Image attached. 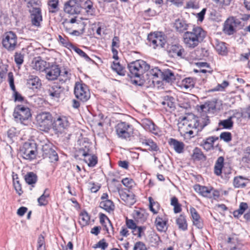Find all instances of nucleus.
Masks as SVG:
<instances>
[{"label":"nucleus","instance_id":"nucleus-39","mask_svg":"<svg viewBox=\"0 0 250 250\" xmlns=\"http://www.w3.org/2000/svg\"><path fill=\"white\" fill-rule=\"evenodd\" d=\"M248 205L247 203L245 202H241L238 209L233 211V215L235 217L239 218V217L242 215L245 211L248 209Z\"/></svg>","mask_w":250,"mask_h":250},{"label":"nucleus","instance_id":"nucleus-14","mask_svg":"<svg viewBox=\"0 0 250 250\" xmlns=\"http://www.w3.org/2000/svg\"><path fill=\"white\" fill-rule=\"evenodd\" d=\"M149 46L154 49L164 47L166 42L164 37L157 33H150L147 36Z\"/></svg>","mask_w":250,"mask_h":250},{"label":"nucleus","instance_id":"nucleus-43","mask_svg":"<svg viewBox=\"0 0 250 250\" xmlns=\"http://www.w3.org/2000/svg\"><path fill=\"white\" fill-rule=\"evenodd\" d=\"M245 181L246 179L241 176L236 177L233 180V186L237 188L245 187L246 186Z\"/></svg>","mask_w":250,"mask_h":250},{"label":"nucleus","instance_id":"nucleus-63","mask_svg":"<svg viewBox=\"0 0 250 250\" xmlns=\"http://www.w3.org/2000/svg\"><path fill=\"white\" fill-rule=\"evenodd\" d=\"M218 139V137L215 136H211L207 138L205 140H204V143H207L208 145H211L213 146L214 143Z\"/></svg>","mask_w":250,"mask_h":250},{"label":"nucleus","instance_id":"nucleus-47","mask_svg":"<svg viewBox=\"0 0 250 250\" xmlns=\"http://www.w3.org/2000/svg\"><path fill=\"white\" fill-rule=\"evenodd\" d=\"M82 7H83L86 10L88 14L92 15L94 12L93 8V3L90 0H86L83 3Z\"/></svg>","mask_w":250,"mask_h":250},{"label":"nucleus","instance_id":"nucleus-62","mask_svg":"<svg viewBox=\"0 0 250 250\" xmlns=\"http://www.w3.org/2000/svg\"><path fill=\"white\" fill-rule=\"evenodd\" d=\"M133 250H147L145 244L142 242H136L134 246Z\"/></svg>","mask_w":250,"mask_h":250},{"label":"nucleus","instance_id":"nucleus-59","mask_svg":"<svg viewBox=\"0 0 250 250\" xmlns=\"http://www.w3.org/2000/svg\"><path fill=\"white\" fill-rule=\"evenodd\" d=\"M88 188L91 192H97L101 188L99 184H95L93 182H89L88 183Z\"/></svg>","mask_w":250,"mask_h":250},{"label":"nucleus","instance_id":"nucleus-56","mask_svg":"<svg viewBox=\"0 0 250 250\" xmlns=\"http://www.w3.org/2000/svg\"><path fill=\"white\" fill-rule=\"evenodd\" d=\"M58 39L59 42L65 47L72 48L74 46L72 43L68 41L67 38L65 39L61 35H59Z\"/></svg>","mask_w":250,"mask_h":250},{"label":"nucleus","instance_id":"nucleus-58","mask_svg":"<svg viewBox=\"0 0 250 250\" xmlns=\"http://www.w3.org/2000/svg\"><path fill=\"white\" fill-rule=\"evenodd\" d=\"M8 81L10 84V86L12 90L15 93V92H17L16 90L15 86L14 85V79L12 72H9L8 74Z\"/></svg>","mask_w":250,"mask_h":250},{"label":"nucleus","instance_id":"nucleus-35","mask_svg":"<svg viewBox=\"0 0 250 250\" xmlns=\"http://www.w3.org/2000/svg\"><path fill=\"white\" fill-rule=\"evenodd\" d=\"M192 158L194 161L206 160V157L200 148L196 147L193 150Z\"/></svg>","mask_w":250,"mask_h":250},{"label":"nucleus","instance_id":"nucleus-50","mask_svg":"<svg viewBox=\"0 0 250 250\" xmlns=\"http://www.w3.org/2000/svg\"><path fill=\"white\" fill-rule=\"evenodd\" d=\"M72 49H73L81 57H83L86 61L93 62L88 55L80 48L74 45Z\"/></svg>","mask_w":250,"mask_h":250},{"label":"nucleus","instance_id":"nucleus-5","mask_svg":"<svg viewBox=\"0 0 250 250\" xmlns=\"http://www.w3.org/2000/svg\"><path fill=\"white\" fill-rule=\"evenodd\" d=\"M13 117L16 122L26 125L25 122L31 117L30 109L23 105H18L15 108Z\"/></svg>","mask_w":250,"mask_h":250},{"label":"nucleus","instance_id":"nucleus-46","mask_svg":"<svg viewBox=\"0 0 250 250\" xmlns=\"http://www.w3.org/2000/svg\"><path fill=\"white\" fill-rule=\"evenodd\" d=\"M112 68L118 74L121 76H125V68L122 66L119 62H113Z\"/></svg>","mask_w":250,"mask_h":250},{"label":"nucleus","instance_id":"nucleus-12","mask_svg":"<svg viewBox=\"0 0 250 250\" xmlns=\"http://www.w3.org/2000/svg\"><path fill=\"white\" fill-rule=\"evenodd\" d=\"M79 153L84 157V161L90 167H94L98 163L97 157L93 153L89 146H85L79 150Z\"/></svg>","mask_w":250,"mask_h":250},{"label":"nucleus","instance_id":"nucleus-23","mask_svg":"<svg viewBox=\"0 0 250 250\" xmlns=\"http://www.w3.org/2000/svg\"><path fill=\"white\" fill-rule=\"evenodd\" d=\"M194 189L196 192L202 196L207 198H211V191L213 189V188L196 185L194 186Z\"/></svg>","mask_w":250,"mask_h":250},{"label":"nucleus","instance_id":"nucleus-7","mask_svg":"<svg viewBox=\"0 0 250 250\" xmlns=\"http://www.w3.org/2000/svg\"><path fill=\"white\" fill-rule=\"evenodd\" d=\"M3 46L9 51H14L17 46V36L13 31L6 32L2 41Z\"/></svg>","mask_w":250,"mask_h":250},{"label":"nucleus","instance_id":"nucleus-27","mask_svg":"<svg viewBox=\"0 0 250 250\" xmlns=\"http://www.w3.org/2000/svg\"><path fill=\"white\" fill-rule=\"evenodd\" d=\"M173 27L177 32L183 33L188 29V24L183 19H177L175 20L173 23Z\"/></svg>","mask_w":250,"mask_h":250},{"label":"nucleus","instance_id":"nucleus-36","mask_svg":"<svg viewBox=\"0 0 250 250\" xmlns=\"http://www.w3.org/2000/svg\"><path fill=\"white\" fill-rule=\"evenodd\" d=\"M176 224L180 229L183 231L186 230L188 229V224L186 219V216L183 214H181L176 219Z\"/></svg>","mask_w":250,"mask_h":250},{"label":"nucleus","instance_id":"nucleus-37","mask_svg":"<svg viewBox=\"0 0 250 250\" xmlns=\"http://www.w3.org/2000/svg\"><path fill=\"white\" fill-rule=\"evenodd\" d=\"M79 219L80 224L82 226H84L88 224L90 216L85 210H83L81 212Z\"/></svg>","mask_w":250,"mask_h":250},{"label":"nucleus","instance_id":"nucleus-21","mask_svg":"<svg viewBox=\"0 0 250 250\" xmlns=\"http://www.w3.org/2000/svg\"><path fill=\"white\" fill-rule=\"evenodd\" d=\"M227 243L230 250H241L243 248V245L239 242L235 234L228 237Z\"/></svg>","mask_w":250,"mask_h":250},{"label":"nucleus","instance_id":"nucleus-49","mask_svg":"<svg viewBox=\"0 0 250 250\" xmlns=\"http://www.w3.org/2000/svg\"><path fill=\"white\" fill-rule=\"evenodd\" d=\"M201 110L203 112H207L209 111L210 109L213 110L215 108V105L212 102H206L205 104H202L200 106Z\"/></svg>","mask_w":250,"mask_h":250},{"label":"nucleus","instance_id":"nucleus-24","mask_svg":"<svg viewBox=\"0 0 250 250\" xmlns=\"http://www.w3.org/2000/svg\"><path fill=\"white\" fill-rule=\"evenodd\" d=\"M140 142L144 146L147 147V149L150 151L160 152V148L157 144L151 139L141 138Z\"/></svg>","mask_w":250,"mask_h":250},{"label":"nucleus","instance_id":"nucleus-41","mask_svg":"<svg viewBox=\"0 0 250 250\" xmlns=\"http://www.w3.org/2000/svg\"><path fill=\"white\" fill-rule=\"evenodd\" d=\"M37 175L33 172H28L25 176V180L29 185L34 184L37 181Z\"/></svg>","mask_w":250,"mask_h":250},{"label":"nucleus","instance_id":"nucleus-57","mask_svg":"<svg viewBox=\"0 0 250 250\" xmlns=\"http://www.w3.org/2000/svg\"><path fill=\"white\" fill-rule=\"evenodd\" d=\"M220 138L226 142H229L232 139V135L230 132H224L220 134Z\"/></svg>","mask_w":250,"mask_h":250},{"label":"nucleus","instance_id":"nucleus-15","mask_svg":"<svg viewBox=\"0 0 250 250\" xmlns=\"http://www.w3.org/2000/svg\"><path fill=\"white\" fill-rule=\"evenodd\" d=\"M82 3H78L76 0H69L65 3L64 11L70 15L78 14L82 9Z\"/></svg>","mask_w":250,"mask_h":250},{"label":"nucleus","instance_id":"nucleus-34","mask_svg":"<svg viewBox=\"0 0 250 250\" xmlns=\"http://www.w3.org/2000/svg\"><path fill=\"white\" fill-rule=\"evenodd\" d=\"M32 66L33 69L40 71H44L46 69L45 65L46 62L40 59V60H35L33 61L32 63Z\"/></svg>","mask_w":250,"mask_h":250},{"label":"nucleus","instance_id":"nucleus-60","mask_svg":"<svg viewBox=\"0 0 250 250\" xmlns=\"http://www.w3.org/2000/svg\"><path fill=\"white\" fill-rule=\"evenodd\" d=\"M13 184L16 192L19 195H21L23 193L21 185L20 184L19 181L17 180L16 181H15L14 177H13Z\"/></svg>","mask_w":250,"mask_h":250},{"label":"nucleus","instance_id":"nucleus-1","mask_svg":"<svg viewBox=\"0 0 250 250\" xmlns=\"http://www.w3.org/2000/svg\"><path fill=\"white\" fill-rule=\"evenodd\" d=\"M210 123L209 117L208 116L203 114L201 120L198 117L192 116L191 117H185L182 119V121L179 124V128L183 130L185 133L193 135L194 129L197 134Z\"/></svg>","mask_w":250,"mask_h":250},{"label":"nucleus","instance_id":"nucleus-44","mask_svg":"<svg viewBox=\"0 0 250 250\" xmlns=\"http://www.w3.org/2000/svg\"><path fill=\"white\" fill-rule=\"evenodd\" d=\"M59 0H48V5L49 6V11L50 13H56L59 10Z\"/></svg>","mask_w":250,"mask_h":250},{"label":"nucleus","instance_id":"nucleus-26","mask_svg":"<svg viewBox=\"0 0 250 250\" xmlns=\"http://www.w3.org/2000/svg\"><path fill=\"white\" fill-rule=\"evenodd\" d=\"M27 86L31 89H37L41 85V82L38 77L30 75L27 80Z\"/></svg>","mask_w":250,"mask_h":250},{"label":"nucleus","instance_id":"nucleus-25","mask_svg":"<svg viewBox=\"0 0 250 250\" xmlns=\"http://www.w3.org/2000/svg\"><path fill=\"white\" fill-rule=\"evenodd\" d=\"M168 144L177 153L180 154L184 152L185 144L182 142L170 138L168 141Z\"/></svg>","mask_w":250,"mask_h":250},{"label":"nucleus","instance_id":"nucleus-48","mask_svg":"<svg viewBox=\"0 0 250 250\" xmlns=\"http://www.w3.org/2000/svg\"><path fill=\"white\" fill-rule=\"evenodd\" d=\"M146 227L144 226H137L135 229L132 230V232L134 235H137L138 237L141 238L145 235L144 231Z\"/></svg>","mask_w":250,"mask_h":250},{"label":"nucleus","instance_id":"nucleus-28","mask_svg":"<svg viewBox=\"0 0 250 250\" xmlns=\"http://www.w3.org/2000/svg\"><path fill=\"white\" fill-rule=\"evenodd\" d=\"M120 196L122 200L128 206L132 205L135 202L134 195L132 193H126L124 191L120 192Z\"/></svg>","mask_w":250,"mask_h":250},{"label":"nucleus","instance_id":"nucleus-51","mask_svg":"<svg viewBox=\"0 0 250 250\" xmlns=\"http://www.w3.org/2000/svg\"><path fill=\"white\" fill-rule=\"evenodd\" d=\"M242 161L245 163H250V146L244 149Z\"/></svg>","mask_w":250,"mask_h":250},{"label":"nucleus","instance_id":"nucleus-11","mask_svg":"<svg viewBox=\"0 0 250 250\" xmlns=\"http://www.w3.org/2000/svg\"><path fill=\"white\" fill-rule=\"evenodd\" d=\"M115 130L118 136L122 139L130 137L133 133L132 125L124 122L119 123L115 126Z\"/></svg>","mask_w":250,"mask_h":250},{"label":"nucleus","instance_id":"nucleus-9","mask_svg":"<svg viewBox=\"0 0 250 250\" xmlns=\"http://www.w3.org/2000/svg\"><path fill=\"white\" fill-rule=\"evenodd\" d=\"M74 94L77 99L82 102H85L90 97L89 90L86 85L76 83L74 87Z\"/></svg>","mask_w":250,"mask_h":250},{"label":"nucleus","instance_id":"nucleus-53","mask_svg":"<svg viewBox=\"0 0 250 250\" xmlns=\"http://www.w3.org/2000/svg\"><path fill=\"white\" fill-rule=\"evenodd\" d=\"M60 81L62 83H66L70 79L71 74L68 73L67 71H64L61 74L60 73Z\"/></svg>","mask_w":250,"mask_h":250},{"label":"nucleus","instance_id":"nucleus-54","mask_svg":"<svg viewBox=\"0 0 250 250\" xmlns=\"http://www.w3.org/2000/svg\"><path fill=\"white\" fill-rule=\"evenodd\" d=\"M99 218H100V223L104 227L106 230L107 231V232L108 233V229H107V228L106 227V226L105 225H104V224H105V219H107L109 224H110V226L112 227V228L113 229V227H112V225L111 223V222L109 220V218L107 217V216L106 215H105L104 214V213H100L99 214Z\"/></svg>","mask_w":250,"mask_h":250},{"label":"nucleus","instance_id":"nucleus-4","mask_svg":"<svg viewBox=\"0 0 250 250\" xmlns=\"http://www.w3.org/2000/svg\"><path fill=\"white\" fill-rule=\"evenodd\" d=\"M36 121L37 125L40 130L48 132L51 128L53 117L48 112H42L37 115Z\"/></svg>","mask_w":250,"mask_h":250},{"label":"nucleus","instance_id":"nucleus-2","mask_svg":"<svg viewBox=\"0 0 250 250\" xmlns=\"http://www.w3.org/2000/svg\"><path fill=\"white\" fill-rule=\"evenodd\" d=\"M206 35V32L201 27L195 26L191 31L184 33L183 42L187 47L193 49L203 42Z\"/></svg>","mask_w":250,"mask_h":250},{"label":"nucleus","instance_id":"nucleus-6","mask_svg":"<svg viewBox=\"0 0 250 250\" xmlns=\"http://www.w3.org/2000/svg\"><path fill=\"white\" fill-rule=\"evenodd\" d=\"M37 152L36 144L33 142H25L21 149L23 158L32 160L36 158Z\"/></svg>","mask_w":250,"mask_h":250},{"label":"nucleus","instance_id":"nucleus-8","mask_svg":"<svg viewBox=\"0 0 250 250\" xmlns=\"http://www.w3.org/2000/svg\"><path fill=\"white\" fill-rule=\"evenodd\" d=\"M67 117L64 116H57L53 119L52 128L56 132L62 133L69 126Z\"/></svg>","mask_w":250,"mask_h":250},{"label":"nucleus","instance_id":"nucleus-61","mask_svg":"<svg viewBox=\"0 0 250 250\" xmlns=\"http://www.w3.org/2000/svg\"><path fill=\"white\" fill-rule=\"evenodd\" d=\"M149 208L150 210L153 212L154 214H156L157 211L156 209L153 208V207H158V203L157 202H155L154 201L152 197H149Z\"/></svg>","mask_w":250,"mask_h":250},{"label":"nucleus","instance_id":"nucleus-38","mask_svg":"<svg viewBox=\"0 0 250 250\" xmlns=\"http://www.w3.org/2000/svg\"><path fill=\"white\" fill-rule=\"evenodd\" d=\"M215 49L220 55L225 56L228 53L226 43L224 42H217L215 45Z\"/></svg>","mask_w":250,"mask_h":250},{"label":"nucleus","instance_id":"nucleus-64","mask_svg":"<svg viewBox=\"0 0 250 250\" xmlns=\"http://www.w3.org/2000/svg\"><path fill=\"white\" fill-rule=\"evenodd\" d=\"M126 225L128 229H131L132 230L135 229L137 226L134 221L132 219H126Z\"/></svg>","mask_w":250,"mask_h":250},{"label":"nucleus","instance_id":"nucleus-42","mask_svg":"<svg viewBox=\"0 0 250 250\" xmlns=\"http://www.w3.org/2000/svg\"><path fill=\"white\" fill-rule=\"evenodd\" d=\"M48 189L46 188L43 193L38 199L39 205L40 206H45L48 204L47 198L49 196V193L47 192Z\"/></svg>","mask_w":250,"mask_h":250},{"label":"nucleus","instance_id":"nucleus-10","mask_svg":"<svg viewBox=\"0 0 250 250\" xmlns=\"http://www.w3.org/2000/svg\"><path fill=\"white\" fill-rule=\"evenodd\" d=\"M167 52L170 57L178 60L184 59L187 56V52L183 46L178 43L170 45L167 47Z\"/></svg>","mask_w":250,"mask_h":250},{"label":"nucleus","instance_id":"nucleus-18","mask_svg":"<svg viewBox=\"0 0 250 250\" xmlns=\"http://www.w3.org/2000/svg\"><path fill=\"white\" fill-rule=\"evenodd\" d=\"M31 14V20L32 24L36 26H40V22L42 21L41 10L38 7H32L29 9Z\"/></svg>","mask_w":250,"mask_h":250},{"label":"nucleus","instance_id":"nucleus-30","mask_svg":"<svg viewBox=\"0 0 250 250\" xmlns=\"http://www.w3.org/2000/svg\"><path fill=\"white\" fill-rule=\"evenodd\" d=\"M143 125L146 129H148L150 132L155 135L159 134V128L152 121L149 120H146L144 121Z\"/></svg>","mask_w":250,"mask_h":250},{"label":"nucleus","instance_id":"nucleus-16","mask_svg":"<svg viewBox=\"0 0 250 250\" xmlns=\"http://www.w3.org/2000/svg\"><path fill=\"white\" fill-rule=\"evenodd\" d=\"M162 72L157 67H155L146 71V74L143 76V78L146 82L151 85V83L154 84L155 82L158 83L159 82V81L156 80V79L159 76H161Z\"/></svg>","mask_w":250,"mask_h":250},{"label":"nucleus","instance_id":"nucleus-3","mask_svg":"<svg viewBox=\"0 0 250 250\" xmlns=\"http://www.w3.org/2000/svg\"><path fill=\"white\" fill-rule=\"evenodd\" d=\"M127 68L130 77L141 78L150 69V65L142 60H138L128 63Z\"/></svg>","mask_w":250,"mask_h":250},{"label":"nucleus","instance_id":"nucleus-45","mask_svg":"<svg viewBox=\"0 0 250 250\" xmlns=\"http://www.w3.org/2000/svg\"><path fill=\"white\" fill-rule=\"evenodd\" d=\"M194 84L195 81L194 79L190 77L186 78L182 81V86L187 89L193 88Z\"/></svg>","mask_w":250,"mask_h":250},{"label":"nucleus","instance_id":"nucleus-32","mask_svg":"<svg viewBox=\"0 0 250 250\" xmlns=\"http://www.w3.org/2000/svg\"><path fill=\"white\" fill-rule=\"evenodd\" d=\"M224 158L222 156H220L218 158L214 168V173L217 175L219 176L222 173V168L224 166Z\"/></svg>","mask_w":250,"mask_h":250},{"label":"nucleus","instance_id":"nucleus-55","mask_svg":"<svg viewBox=\"0 0 250 250\" xmlns=\"http://www.w3.org/2000/svg\"><path fill=\"white\" fill-rule=\"evenodd\" d=\"M229 82L224 81L221 84H218V85L211 89H210L208 90L209 92H214V91H222L225 88L227 87L229 85Z\"/></svg>","mask_w":250,"mask_h":250},{"label":"nucleus","instance_id":"nucleus-40","mask_svg":"<svg viewBox=\"0 0 250 250\" xmlns=\"http://www.w3.org/2000/svg\"><path fill=\"white\" fill-rule=\"evenodd\" d=\"M218 125L220 127L222 126L223 128L231 129L233 125V122L232 121V117H230L226 120H221Z\"/></svg>","mask_w":250,"mask_h":250},{"label":"nucleus","instance_id":"nucleus-20","mask_svg":"<svg viewBox=\"0 0 250 250\" xmlns=\"http://www.w3.org/2000/svg\"><path fill=\"white\" fill-rule=\"evenodd\" d=\"M168 219L164 215H158L155 219V225L158 231L160 232H165L167 229Z\"/></svg>","mask_w":250,"mask_h":250},{"label":"nucleus","instance_id":"nucleus-13","mask_svg":"<svg viewBox=\"0 0 250 250\" xmlns=\"http://www.w3.org/2000/svg\"><path fill=\"white\" fill-rule=\"evenodd\" d=\"M55 146L51 143L45 144L42 146V157L48 159L51 163L57 162L59 160V156L56 152Z\"/></svg>","mask_w":250,"mask_h":250},{"label":"nucleus","instance_id":"nucleus-17","mask_svg":"<svg viewBox=\"0 0 250 250\" xmlns=\"http://www.w3.org/2000/svg\"><path fill=\"white\" fill-rule=\"evenodd\" d=\"M46 78L49 81H54L60 75L61 69L59 65L52 64L45 69Z\"/></svg>","mask_w":250,"mask_h":250},{"label":"nucleus","instance_id":"nucleus-33","mask_svg":"<svg viewBox=\"0 0 250 250\" xmlns=\"http://www.w3.org/2000/svg\"><path fill=\"white\" fill-rule=\"evenodd\" d=\"M161 77L162 80L167 83H172L175 80L174 73L169 69H167L162 72Z\"/></svg>","mask_w":250,"mask_h":250},{"label":"nucleus","instance_id":"nucleus-31","mask_svg":"<svg viewBox=\"0 0 250 250\" xmlns=\"http://www.w3.org/2000/svg\"><path fill=\"white\" fill-rule=\"evenodd\" d=\"M162 104L164 105L166 110H173L175 108L174 99L172 97L167 96L162 102Z\"/></svg>","mask_w":250,"mask_h":250},{"label":"nucleus","instance_id":"nucleus-19","mask_svg":"<svg viewBox=\"0 0 250 250\" xmlns=\"http://www.w3.org/2000/svg\"><path fill=\"white\" fill-rule=\"evenodd\" d=\"M238 22L234 17L228 18L225 22L224 31L228 35H232L235 32V27Z\"/></svg>","mask_w":250,"mask_h":250},{"label":"nucleus","instance_id":"nucleus-22","mask_svg":"<svg viewBox=\"0 0 250 250\" xmlns=\"http://www.w3.org/2000/svg\"><path fill=\"white\" fill-rule=\"evenodd\" d=\"M63 90V87L58 84H54L48 89L47 92L52 99H58Z\"/></svg>","mask_w":250,"mask_h":250},{"label":"nucleus","instance_id":"nucleus-52","mask_svg":"<svg viewBox=\"0 0 250 250\" xmlns=\"http://www.w3.org/2000/svg\"><path fill=\"white\" fill-rule=\"evenodd\" d=\"M24 54L16 52L14 55V60L18 66L21 65L23 62Z\"/></svg>","mask_w":250,"mask_h":250},{"label":"nucleus","instance_id":"nucleus-29","mask_svg":"<svg viewBox=\"0 0 250 250\" xmlns=\"http://www.w3.org/2000/svg\"><path fill=\"white\" fill-rule=\"evenodd\" d=\"M100 207L108 213H111L114 210L115 205L111 200L102 201L100 203Z\"/></svg>","mask_w":250,"mask_h":250}]
</instances>
